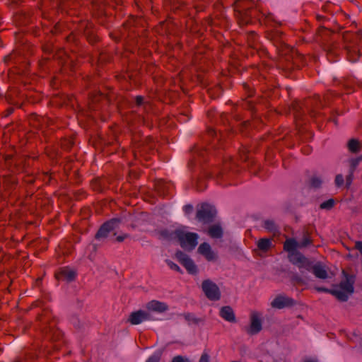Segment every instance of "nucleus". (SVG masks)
<instances>
[{"label": "nucleus", "mask_w": 362, "mask_h": 362, "mask_svg": "<svg viewBox=\"0 0 362 362\" xmlns=\"http://www.w3.org/2000/svg\"><path fill=\"white\" fill-rule=\"evenodd\" d=\"M135 101L136 105L141 106L144 103V98L142 96H136Z\"/></svg>", "instance_id": "nucleus-32"}, {"label": "nucleus", "mask_w": 362, "mask_h": 362, "mask_svg": "<svg viewBox=\"0 0 362 362\" xmlns=\"http://www.w3.org/2000/svg\"><path fill=\"white\" fill-rule=\"evenodd\" d=\"M76 276V272L69 267L62 268L59 272L56 274V278L59 280L66 281H72Z\"/></svg>", "instance_id": "nucleus-13"}, {"label": "nucleus", "mask_w": 362, "mask_h": 362, "mask_svg": "<svg viewBox=\"0 0 362 362\" xmlns=\"http://www.w3.org/2000/svg\"><path fill=\"white\" fill-rule=\"evenodd\" d=\"M216 213V209L208 204H203L197 210V218L198 220L207 223L212 221Z\"/></svg>", "instance_id": "nucleus-6"}, {"label": "nucleus", "mask_w": 362, "mask_h": 362, "mask_svg": "<svg viewBox=\"0 0 362 362\" xmlns=\"http://www.w3.org/2000/svg\"><path fill=\"white\" fill-rule=\"evenodd\" d=\"M202 288L208 299L216 301L221 298V291L218 286L210 279L203 281Z\"/></svg>", "instance_id": "nucleus-4"}, {"label": "nucleus", "mask_w": 362, "mask_h": 362, "mask_svg": "<svg viewBox=\"0 0 362 362\" xmlns=\"http://www.w3.org/2000/svg\"><path fill=\"white\" fill-rule=\"evenodd\" d=\"M262 329L260 315L257 312H252L250 315V325L247 329L250 334H255Z\"/></svg>", "instance_id": "nucleus-10"}, {"label": "nucleus", "mask_w": 362, "mask_h": 362, "mask_svg": "<svg viewBox=\"0 0 362 362\" xmlns=\"http://www.w3.org/2000/svg\"><path fill=\"white\" fill-rule=\"evenodd\" d=\"M334 200L329 199L320 204V208L322 209H330L334 206Z\"/></svg>", "instance_id": "nucleus-24"}, {"label": "nucleus", "mask_w": 362, "mask_h": 362, "mask_svg": "<svg viewBox=\"0 0 362 362\" xmlns=\"http://www.w3.org/2000/svg\"><path fill=\"white\" fill-rule=\"evenodd\" d=\"M182 316H183L185 320L187 321L189 323L197 324L199 322V320L192 313H184L183 315H182Z\"/></svg>", "instance_id": "nucleus-23"}, {"label": "nucleus", "mask_w": 362, "mask_h": 362, "mask_svg": "<svg viewBox=\"0 0 362 362\" xmlns=\"http://www.w3.org/2000/svg\"><path fill=\"white\" fill-rule=\"evenodd\" d=\"M347 146L350 152L358 153L361 151L362 144L358 140L351 139L349 141Z\"/></svg>", "instance_id": "nucleus-19"}, {"label": "nucleus", "mask_w": 362, "mask_h": 362, "mask_svg": "<svg viewBox=\"0 0 362 362\" xmlns=\"http://www.w3.org/2000/svg\"><path fill=\"white\" fill-rule=\"evenodd\" d=\"M361 160H362V156L360 158L352 161L353 165L356 166Z\"/></svg>", "instance_id": "nucleus-36"}, {"label": "nucleus", "mask_w": 362, "mask_h": 362, "mask_svg": "<svg viewBox=\"0 0 362 362\" xmlns=\"http://www.w3.org/2000/svg\"><path fill=\"white\" fill-rule=\"evenodd\" d=\"M128 237H129L128 234L124 233L122 235L117 236L115 240H116V241L121 243V242H123Z\"/></svg>", "instance_id": "nucleus-30"}, {"label": "nucleus", "mask_w": 362, "mask_h": 362, "mask_svg": "<svg viewBox=\"0 0 362 362\" xmlns=\"http://www.w3.org/2000/svg\"><path fill=\"white\" fill-rule=\"evenodd\" d=\"M198 252L204 257L209 262H214L217 259V254L211 249L207 243H202L198 247Z\"/></svg>", "instance_id": "nucleus-9"}, {"label": "nucleus", "mask_w": 362, "mask_h": 362, "mask_svg": "<svg viewBox=\"0 0 362 362\" xmlns=\"http://www.w3.org/2000/svg\"><path fill=\"white\" fill-rule=\"evenodd\" d=\"M264 227L267 230L273 233L274 234L278 232V227L276 223L272 220L264 221Z\"/></svg>", "instance_id": "nucleus-21"}, {"label": "nucleus", "mask_w": 362, "mask_h": 362, "mask_svg": "<svg viewBox=\"0 0 362 362\" xmlns=\"http://www.w3.org/2000/svg\"><path fill=\"white\" fill-rule=\"evenodd\" d=\"M355 247L362 255V242H361V241L356 242Z\"/></svg>", "instance_id": "nucleus-34"}, {"label": "nucleus", "mask_w": 362, "mask_h": 362, "mask_svg": "<svg viewBox=\"0 0 362 362\" xmlns=\"http://www.w3.org/2000/svg\"><path fill=\"white\" fill-rule=\"evenodd\" d=\"M204 188H201L199 187V190H203Z\"/></svg>", "instance_id": "nucleus-42"}, {"label": "nucleus", "mask_w": 362, "mask_h": 362, "mask_svg": "<svg viewBox=\"0 0 362 362\" xmlns=\"http://www.w3.org/2000/svg\"><path fill=\"white\" fill-rule=\"evenodd\" d=\"M292 304L293 300L291 298L281 295L277 296L271 303L272 307L277 309H282L284 307L291 305Z\"/></svg>", "instance_id": "nucleus-14"}, {"label": "nucleus", "mask_w": 362, "mask_h": 362, "mask_svg": "<svg viewBox=\"0 0 362 362\" xmlns=\"http://www.w3.org/2000/svg\"><path fill=\"white\" fill-rule=\"evenodd\" d=\"M354 276H346V279L342 281L339 286L333 289L317 288V290L318 291L331 293L341 301H346L349 296L354 293Z\"/></svg>", "instance_id": "nucleus-1"}, {"label": "nucleus", "mask_w": 362, "mask_h": 362, "mask_svg": "<svg viewBox=\"0 0 362 362\" xmlns=\"http://www.w3.org/2000/svg\"><path fill=\"white\" fill-rule=\"evenodd\" d=\"M153 144L152 139L145 138L141 142L135 145L134 155L135 156H137L138 155L143 156L146 151L153 148Z\"/></svg>", "instance_id": "nucleus-11"}, {"label": "nucleus", "mask_w": 362, "mask_h": 362, "mask_svg": "<svg viewBox=\"0 0 362 362\" xmlns=\"http://www.w3.org/2000/svg\"><path fill=\"white\" fill-rule=\"evenodd\" d=\"M310 272L318 279H325L329 276L325 267L320 263H313Z\"/></svg>", "instance_id": "nucleus-16"}, {"label": "nucleus", "mask_w": 362, "mask_h": 362, "mask_svg": "<svg viewBox=\"0 0 362 362\" xmlns=\"http://www.w3.org/2000/svg\"><path fill=\"white\" fill-rule=\"evenodd\" d=\"M219 315L226 321L229 322H235V315L230 306H223L219 311Z\"/></svg>", "instance_id": "nucleus-15"}, {"label": "nucleus", "mask_w": 362, "mask_h": 362, "mask_svg": "<svg viewBox=\"0 0 362 362\" xmlns=\"http://www.w3.org/2000/svg\"><path fill=\"white\" fill-rule=\"evenodd\" d=\"M146 308L147 310L146 311H148V313L152 311L158 313H162L168 310V306L166 303L163 302L153 300L146 303Z\"/></svg>", "instance_id": "nucleus-12"}, {"label": "nucleus", "mask_w": 362, "mask_h": 362, "mask_svg": "<svg viewBox=\"0 0 362 362\" xmlns=\"http://www.w3.org/2000/svg\"><path fill=\"white\" fill-rule=\"evenodd\" d=\"M177 261L187 269L189 274H195L197 272V266L193 260L182 251L175 253Z\"/></svg>", "instance_id": "nucleus-7"}, {"label": "nucleus", "mask_w": 362, "mask_h": 362, "mask_svg": "<svg viewBox=\"0 0 362 362\" xmlns=\"http://www.w3.org/2000/svg\"><path fill=\"white\" fill-rule=\"evenodd\" d=\"M335 183L336 185L339 187L343 185L344 183V177L342 175H337L335 177Z\"/></svg>", "instance_id": "nucleus-28"}, {"label": "nucleus", "mask_w": 362, "mask_h": 362, "mask_svg": "<svg viewBox=\"0 0 362 362\" xmlns=\"http://www.w3.org/2000/svg\"><path fill=\"white\" fill-rule=\"evenodd\" d=\"M193 207L191 205H186L184 206V211L186 214H189L192 211Z\"/></svg>", "instance_id": "nucleus-33"}, {"label": "nucleus", "mask_w": 362, "mask_h": 362, "mask_svg": "<svg viewBox=\"0 0 362 362\" xmlns=\"http://www.w3.org/2000/svg\"><path fill=\"white\" fill-rule=\"evenodd\" d=\"M257 246L259 250L267 252L272 247V239L261 238L257 242Z\"/></svg>", "instance_id": "nucleus-18"}, {"label": "nucleus", "mask_w": 362, "mask_h": 362, "mask_svg": "<svg viewBox=\"0 0 362 362\" xmlns=\"http://www.w3.org/2000/svg\"><path fill=\"white\" fill-rule=\"evenodd\" d=\"M150 320H151V315L150 313L142 310L132 313L129 317V322L132 325H134Z\"/></svg>", "instance_id": "nucleus-8"}, {"label": "nucleus", "mask_w": 362, "mask_h": 362, "mask_svg": "<svg viewBox=\"0 0 362 362\" xmlns=\"http://www.w3.org/2000/svg\"><path fill=\"white\" fill-rule=\"evenodd\" d=\"M171 362H190V361L182 356H176L172 359Z\"/></svg>", "instance_id": "nucleus-26"}, {"label": "nucleus", "mask_w": 362, "mask_h": 362, "mask_svg": "<svg viewBox=\"0 0 362 362\" xmlns=\"http://www.w3.org/2000/svg\"><path fill=\"white\" fill-rule=\"evenodd\" d=\"M209 235L213 238H219L223 235V230L220 226L213 225L208 230Z\"/></svg>", "instance_id": "nucleus-20"}, {"label": "nucleus", "mask_w": 362, "mask_h": 362, "mask_svg": "<svg viewBox=\"0 0 362 362\" xmlns=\"http://www.w3.org/2000/svg\"><path fill=\"white\" fill-rule=\"evenodd\" d=\"M209 134L210 135H211L212 136H214L216 134V132H215V130L211 129V130H209Z\"/></svg>", "instance_id": "nucleus-38"}, {"label": "nucleus", "mask_w": 362, "mask_h": 362, "mask_svg": "<svg viewBox=\"0 0 362 362\" xmlns=\"http://www.w3.org/2000/svg\"><path fill=\"white\" fill-rule=\"evenodd\" d=\"M351 49H348V52H349V54L351 55ZM349 57H351V56H349ZM358 59V57H355V58H350V60L352 61V62H355L356 61V59Z\"/></svg>", "instance_id": "nucleus-37"}, {"label": "nucleus", "mask_w": 362, "mask_h": 362, "mask_svg": "<svg viewBox=\"0 0 362 362\" xmlns=\"http://www.w3.org/2000/svg\"><path fill=\"white\" fill-rule=\"evenodd\" d=\"M298 246V243L293 238L287 239L284 244V249L288 252V254L292 253H299V252L296 251V248Z\"/></svg>", "instance_id": "nucleus-17"}, {"label": "nucleus", "mask_w": 362, "mask_h": 362, "mask_svg": "<svg viewBox=\"0 0 362 362\" xmlns=\"http://www.w3.org/2000/svg\"><path fill=\"white\" fill-rule=\"evenodd\" d=\"M288 258L290 262L296 265L300 269V272L303 273V270L311 271L313 262L300 252L288 254Z\"/></svg>", "instance_id": "nucleus-3"}, {"label": "nucleus", "mask_w": 362, "mask_h": 362, "mask_svg": "<svg viewBox=\"0 0 362 362\" xmlns=\"http://www.w3.org/2000/svg\"><path fill=\"white\" fill-rule=\"evenodd\" d=\"M235 6H236V7H238V1H235Z\"/></svg>", "instance_id": "nucleus-41"}, {"label": "nucleus", "mask_w": 362, "mask_h": 362, "mask_svg": "<svg viewBox=\"0 0 362 362\" xmlns=\"http://www.w3.org/2000/svg\"><path fill=\"white\" fill-rule=\"evenodd\" d=\"M312 240L308 236H305L300 243V247H306L311 244Z\"/></svg>", "instance_id": "nucleus-27"}, {"label": "nucleus", "mask_w": 362, "mask_h": 362, "mask_svg": "<svg viewBox=\"0 0 362 362\" xmlns=\"http://www.w3.org/2000/svg\"><path fill=\"white\" fill-rule=\"evenodd\" d=\"M216 176L217 177H221V176H222V175H221V173H220V172H219V173H216Z\"/></svg>", "instance_id": "nucleus-40"}, {"label": "nucleus", "mask_w": 362, "mask_h": 362, "mask_svg": "<svg viewBox=\"0 0 362 362\" xmlns=\"http://www.w3.org/2000/svg\"><path fill=\"white\" fill-rule=\"evenodd\" d=\"M199 362H209V356L206 352H204L199 359Z\"/></svg>", "instance_id": "nucleus-29"}, {"label": "nucleus", "mask_w": 362, "mask_h": 362, "mask_svg": "<svg viewBox=\"0 0 362 362\" xmlns=\"http://www.w3.org/2000/svg\"><path fill=\"white\" fill-rule=\"evenodd\" d=\"M175 235L180 246L187 250H192L197 245L198 235L195 233L186 232L182 230H177Z\"/></svg>", "instance_id": "nucleus-2"}, {"label": "nucleus", "mask_w": 362, "mask_h": 362, "mask_svg": "<svg viewBox=\"0 0 362 362\" xmlns=\"http://www.w3.org/2000/svg\"><path fill=\"white\" fill-rule=\"evenodd\" d=\"M322 180L317 176H313L310 180V185L314 188H318L321 186Z\"/></svg>", "instance_id": "nucleus-22"}, {"label": "nucleus", "mask_w": 362, "mask_h": 362, "mask_svg": "<svg viewBox=\"0 0 362 362\" xmlns=\"http://www.w3.org/2000/svg\"><path fill=\"white\" fill-rule=\"evenodd\" d=\"M352 177H353V173L351 172V174L346 178L347 185H351V182L352 181Z\"/></svg>", "instance_id": "nucleus-35"}, {"label": "nucleus", "mask_w": 362, "mask_h": 362, "mask_svg": "<svg viewBox=\"0 0 362 362\" xmlns=\"http://www.w3.org/2000/svg\"><path fill=\"white\" fill-rule=\"evenodd\" d=\"M120 221L117 218H113L105 223L99 229L95 235L97 239L105 238L110 234L116 235L115 230L119 227Z\"/></svg>", "instance_id": "nucleus-5"}, {"label": "nucleus", "mask_w": 362, "mask_h": 362, "mask_svg": "<svg viewBox=\"0 0 362 362\" xmlns=\"http://www.w3.org/2000/svg\"><path fill=\"white\" fill-rule=\"evenodd\" d=\"M165 263L167 264V265L172 269V270H174V271H176L177 272H180V273H182V270L180 268V267L176 264L175 263H174L173 262H172L171 260L170 259H166L165 260Z\"/></svg>", "instance_id": "nucleus-25"}, {"label": "nucleus", "mask_w": 362, "mask_h": 362, "mask_svg": "<svg viewBox=\"0 0 362 362\" xmlns=\"http://www.w3.org/2000/svg\"><path fill=\"white\" fill-rule=\"evenodd\" d=\"M159 356L157 355H152L150 356L146 362H159Z\"/></svg>", "instance_id": "nucleus-31"}, {"label": "nucleus", "mask_w": 362, "mask_h": 362, "mask_svg": "<svg viewBox=\"0 0 362 362\" xmlns=\"http://www.w3.org/2000/svg\"><path fill=\"white\" fill-rule=\"evenodd\" d=\"M303 362H317V361L315 360H313V359H306Z\"/></svg>", "instance_id": "nucleus-39"}]
</instances>
